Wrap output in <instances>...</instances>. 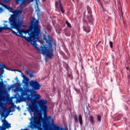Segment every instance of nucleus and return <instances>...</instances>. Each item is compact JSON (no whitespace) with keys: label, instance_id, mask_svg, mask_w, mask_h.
<instances>
[{"label":"nucleus","instance_id":"f257e3e1","mask_svg":"<svg viewBox=\"0 0 130 130\" xmlns=\"http://www.w3.org/2000/svg\"><path fill=\"white\" fill-rule=\"evenodd\" d=\"M41 95L37 93L34 94L32 96L28 97L27 100L30 101L31 104L29 106V108L31 112L34 113V116H31L29 119L30 122L28 127L31 129H41L42 126V114L44 116L47 115V111H48V107H47V100L41 99ZM39 100V101H38Z\"/></svg>","mask_w":130,"mask_h":130},{"label":"nucleus","instance_id":"f03ea898","mask_svg":"<svg viewBox=\"0 0 130 130\" xmlns=\"http://www.w3.org/2000/svg\"><path fill=\"white\" fill-rule=\"evenodd\" d=\"M31 19L28 29L20 30V28H16L17 32L12 30V34L24 38L26 41L37 48V50L41 51V49L38 47L37 42L39 41V35L41 33V29L39 27V20L35 17H32Z\"/></svg>","mask_w":130,"mask_h":130},{"label":"nucleus","instance_id":"7ed1b4c3","mask_svg":"<svg viewBox=\"0 0 130 130\" xmlns=\"http://www.w3.org/2000/svg\"><path fill=\"white\" fill-rule=\"evenodd\" d=\"M43 40H44L46 44L43 43V46L40 47L41 51H39L42 54H46L47 58H52V56H54L52 52V44L49 39L46 38V35H43Z\"/></svg>","mask_w":130,"mask_h":130},{"label":"nucleus","instance_id":"20e7f679","mask_svg":"<svg viewBox=\"0 0 130 130\" xmlns=\"http://www.w3.org/2000/svg\"><path fill=\"white\" fill-rule=\"evenodd\" d=\"M11 11H10L11 13H13V14L11 15L10 18H9V23L10 24V26L12 28L18 29V28H21L22 27V24L19 22V20L17 19L18 16H20L21 14H22V11L21 10H15L13 8H10Z\"/></svg>","mask_w":130,"mask_h":130},{"label":"nucleus","instance_id":"39448f33","mask_svg":"<svg viewBox=\"0 0 130 130\" xmlns=\"http://www.w3.org/2000/svg\"><path fill=\"white\" fill-rule=\"evenodd\" d=\"M2 67L0 68V108H2L3 106H4V102L6 101V96L3 94V91L4 90H6L7 88V85L4 83V80L3 78H2V75L5 73L4 69L6 70H9L10 71V69H8L7 68L6 66L2 65Z\"/></svg>","mask_w":130,"mask_h":130},{"label":"nucleus","instance_id":"423d86ee","mask_svg":"<svg viewBox=\"0 0 130 130\" xmlns=\"http://www.w3.org/2000/svg\"><path fill=\"white\" fill-rule=\"evenodd\" d=\"M4 3H9L10 0H2ZM34 2V0H16L15 3L20 6H27L29 4Z\"/></svg>","mask_w":130,"mask_h":130},{"label":"nucleus","instance_id":"0eeeda50","mask_svg":"<svg viewBox=\"0 0 130 130\" xmlns=\"http://www.w3.org/2000/svg\"><path fill=\"white\" fill-rule=\"evenodd\" d=\"M29 85L30 87H31V89L35 91H36V90H40V88H41V85H40L37 81L31 80L29 82Z\"/></svg>","mask_w":130,"mask_h":130},{"label":"nucleus","instance_id":"6e6552de","mask_svg":"<svg viewBox=\"0 0 130 130\" xmlns=\"http://www.w3.org/2000/svg\"><path fill=\"white\" fill-rule=\"evenodd\" d=\"M51 121H53V120L52 119V117L50 116L46 119L45 122L43 123V127L44 128H47L48 127V124L51 123Z\"/></svg>","mask_w":130,"mask_h":130},{"label":"nucleus","instance_id":"1a4fd4ad","mask_svg":"<svg viewBox=\"0 0 130 130\" xmlns=\"http://www.w3.org/2000/svg\"><path fill=\"white\" fill-rule=\"evenodd\" d=\"M8 116H5L4 119L2 120V122H3V125L2 126L4 127V126L5 127V128H10L11 127V124L8 122V121L6 120V118Z\"/></svg>","mask_w":130,"mask_h":130},{"label":"nucleus","instance_id":"9d476101","mask_svg":"<svg viewBox=\"0 0 130 130\" xmlns=\"http://www.w3.org/2000/svg\"><path fill=\"white\" fill-rule=\"evenodd\" d=\"M59 3V4H58ZM55 6L56 7V8H57L58 9H60V12H61V13H64V11H63V7L62 6V5H61V1L60 0L58 1V2H55Z\"/></svg>","mask_w":130,"mask_h":130},{"label":"nucleus","instance_id":"9b49d317","mask_svg":"<svg viewBox=\"0 0 130 130\" xmlns=\"http://www.w3.org/2000/svg\"><path fill=\"white\" fill-rule=\"evenodd\" d=\"M6 29L11 30L12 31V33H13V31H14V30H13V28H12L11 27H8V24H4V26H0V33H2V32H3V30Z\"/></svg>","mask_w":130,"mask_h":130},{"label":"nucleus","instance_id":"f8f14e48","mask_svg":"<svg viewBox=\"0 0 130 130\" xmlns=\"http://www.w3.org/2000/svg\"><path fill=\"white\" fill-rule=\"evenodd\" d=\"M89 120L92 125L95 124V120H94V117L93 116H89Z\"/></svg>","mask_w":130,"mask_h":130},{"label":"nucleus","instance_id":"ddd939ff","mask_svg":"<svg viewBox=\"0 0 130 130\" xmlns=\"http://www.w3.org/2000/svg\"><path fill=\"white\" fill-rule=\"evenodd\" d=\"M28 82H29V78L27 76H24L23 83L26 85Z\"/></svg>","mask_w":130,"mask_h":130},{"label":"nucleus","instance_id":"4468645a","mask_svg":"<svg viewBox=\"0 0 130 130\" xmlns=\"http://www.w3.org/2000/svg\"><path fill=\"white\" fill-rule=\"evenodd\" d=\"M78 119H79L80 124H81V125H83V119L82 118V115L80 114L79 115Z\"/></svg>","mask_w":130,"mask_h":130},{"label":"nucleus","instance_id":"2eb2a0df","mask_svg":"<svg viewBox=\"0 0 130 130\" xmlns=\"http://www.w3.org/2000/svg\"><path fill=\"white\" fill-rule=\"evenodd\" d=\"M83 29H84V31L86 32V33H89V32H90V31L89 26H87V27H83Z\"/></svg>","mask_w":130,"mask_h":130},{"label":"nucleus","instance_id":"dca6fc26","mask_svg":"<svg viewBox=\"0 0 130 130\" xmlns=\"http://www.w3.org/2000/svg\"><path fill=\"white\" fill-rule=\"evenodd\" d=\"M53 127L55 130H60L61 129V127H59L58 125H56L54 124Z\"/></svg>","mask_w":130,"mask_h":130},{"label":"nucleus","instance_id":"f3484780","mask_svg":"<svg viewBox=\"0 0 130 130\" xmlns=\"http://www.w3.org/2000/svg\"><path fill=\"white\" fill-rule=\"evenodd\" d=\"M27 74H29V77L30 78H33L34 77V74H33V73L31 72H30L29 70H27L26 71Z\"/></svg>","mask_w":130,"mask_h":130},{"label":"nucleus","instance_id":"a211bd4d","mask_svg":"<svg viewBox=\"0 0 130 130\" xmlns=\"http://www.w3.org/2000/svg\"><path fill=\"white\" fill-rule=\"evenodd\" d=\"M27 95V91L23 90L21 91V96H26Z\"/></svg>","mask_w":130,"mask_h":130},{"label":"nucleus","instance_id":"6ab92c4d","mask_svg":"<svg viewBox=\"0 0 130 130\" xmlns=\"http://www.w3.org/2000/svg\"><path fill=\"white\" fill-rule=\"evenodd\" d=\"M74 118L75 122H76V123H78V122H79V119H78V116H77V115H75Z\"/></svg>","mask_w":130,"mask_h":130},{"label":"nucleus","instance_id":"aec40b11","mask_svg":"<svg viewBox=\"0 0 130 130\" xmlns=\"http://www.w3.org/2000/svg\"><path fill=\"white\" fill-rule=\"evenodd\" d=\"M29 93H30L31 97H32L33 95L35 94V91H34V90L32 89L29 90Z\"/></svg>","mask_w":130,"mask_h":130},{"label":"nucleus","instance_id":"412c9836","mask_svg":"<svg viewBox=\"0 0 130 130\" xmlns=\"http://www.w3.org/2000/svg\"><path fill=\"white\" fill-rule=\"evenodd\" d=\"M66 25L69 27V28H72V25L68 21H66Z\"/></svg>","mask_w":130,"mask_h":130},{"label":"nucleus","instance_id":"4be33fe9","mask_svg":"<svg viewBox=\"0 0 130 130\" xmlns=\"http://www.w3.org/2000/svg\"><path fill=\"white\" fill-rule=\"evenodd\" d=\"M98 121H101V116L100 115L98 114L96 115Z\"/></svg>","mask_w":130,"mask_h":130},{"label":"nucleus","instance_id":"5701e85b","mask_svg":"<svg viewBox=\"0 0 130 130\" xmlns=\"http://www.w3.org/2000/svg\"><path fill=\"white\" fill-rule=\"evenodd\" d=\"M121 117H122V115L119 114V115L117 116V119H116V120H119L120 119V118H121Z\"/></svg>","mask_w":130,"mask_h":130},{"label":"nucleus","instance_id":"b1692460","mask_svg":"<svg viewBox=\"0 0 130 130\" xmlns=\"http://www.w3.org/2000/svg\"><path fill=\"white\" fill-rule=\"evenodd\" d=\"M109 44H110V48H112V47H113V43H112V42L111 41H110Z\"/></svg>","mask_w":130,"mask_h":130},{"label":"nucleus","instance_id":"393cba45","mask_svg":"<svg viewBox=\"0 0 130 130\" xmlns=\"http://www.w3.org/2000/svg\"><path fill=\"white\" fill-rule=\"evenodd\" d=\"M3 112L7 113V112H8V108H4L3 109Z\"/></svg>","mask_w":130,"mask_h":130},{"label":"nucleus","instance_id":"a878e982","mask_svg":"<svg viewBox=\"0 0 130 130\" xmlns=\"http://www.w3.org/2000/svg\"><path fill=\"white\" fill-rule=\"evenodd\" d=\"M68 77H69V78H70V79H71V80L73 79V75H72V74H68Z\"/></svg>","mask_w":130,"mask_h":130},{"label":"nucleus","instance_id":"bb28decb","mask_svg":"<svg viewBox=\"0 0 130 130\" xmlns=\"http://www.w3.org/2000/svg\"><path fill=\"white\" fill-rule=\"evenodd\" d=\"M0 130H6V128L3 127L2 126H0Z\"/></svg>","mask_w":130,"mask_h":130},{"label":"nucleus","instance_id":"cd10ccee","mask_svg":"<svg viewBox=\"0 0 130 130\" xmlns=\"http://www.w3.org/2000/svg\"><path fill=\"white\" fill-rule=\"evenodd\" d=\"M17 109H18V110L19 111H20L21 110V108H20V106H18V107H17Z\"/></svg>","mask_w":130,"mask_h":130},{"label":"nucleus","instance_id":"c85d7f7f","mask_svg":"<svg viewBox=\"0 0 130 130\" xmlns=\"http://www.w3.org/2000/svg\"><path fill=\"white\" fill-rule=\"evenodd\" d=\"M16 81H17V82H19V79H18V78L16 77V78H15Z\"/></svg>","mask_w":130,"mask_h":130},{"label":"nucleus","instance_id":"c756f323","mask_svg":"<svg viewBox=\"0 0 130 130\" xmlns=\"http://www.w3.org/2000/svg\"><path fill=\"white\" fill-rule=\"evenodd\" d=\"M2 11H3V8L0 7V13H2Z\"/></svg>","mask_w":130,"mask_h":130},{"label":"nucleus","instance_id":"7c9ffc66","mask_svg":"<svg viewBox=\"0 0 130 130\" xmlns=\"http://www.w3.org/2000/svg\"><path fill=\"white\" fill-rule=\"evenodd\" d=\"M24 77H26V76H25V75H22V77H23V79H24Z\"/></svg>","mask_w":130,"mask_h":130},{"label":"nucleus","instance_id":"2f4dec72","mask_svg":"<svg viewBox=\"0 0 130 130\" xmlns=\"http://www.w3.org/2000/svg\"><path fill=\"white\" fill-rule=\"evenodd\" d=\"M126 70H128V67L126 68Z\"/></svg>","mask_w":130,"mask_h":130},{"label":"nucleus","instance_id":"473e14b6","mask_svg":"<svg viewBox=\"0 0 130 130\" xmlns=\"http://www.w3.org/2000/svg\"><path fill=\"white\" fill-rule=\"evenodd\" d=\"M98 2H99V3H100V0H98Z\"/></svg>","mask_w":130,"mask_h":130},{"label":"nucleus","instance_id":"72a5a7b5","mask_svg":"<svg viewBox=\"0 0 130 130\" xmlns=\"http://www.w3.org/2000/svg\"><path fill=\"white\" fill-rule=\"evenodd\" d=\"M100 43H101V42H99V43H98V44H100Z\"/></svg>","mask_w":130,"mask_h":130},{"label":"nucleus","instance_id":"f704fd0d","mask_svg":"<svg viewBox=\"0 0 130 130\" xmlns=\"http://www.w3.org/2000/svg\"><path fill=\"white\" fill-rule=\"evenodd\" d=\"M36 4H37V5H38V3L37 2V1H36Z\"/></svg>","mask_w":130,"mask_h":130},{"label":"nucleus","instance_id":"c9c22d12","mask_svg":"<svg viewBox=\"0 0 130 130\" xmlns=\"http://www.w3.org/2000/svg\"><path fill=\"white\" fill-rule=\"evenodd\" d=\"M43 2H45V0H43Z\"/></svg>","mask_w":130,"mask_h":130},{"label":"nucleus","instance_id":"e433bc0d","mask_svg":"<svg viewBox=\"0 0 130 130\" xmlns=\"http://www.w3.org/2000/svg\"><path fill=\"white\" fill-rule=\"evenodd\" d=\"M45 59H46V61H47V59L46 58Z\"/></svg>","mask_w":130,"mask_h":130},{"label":"nucleus","instance_id":"4c0bfd02","mask_svg":"<svg viewBox=\"0 0 130 130\" xmlns=\"http://www.w3.org/2000/svg\"><path fill=\"white\" fill-rule=\"evenodd\" d=\"M5 22H8V21H6Z\"/></svg>","mask_w":130,"mask_h":130}]
</instances>
